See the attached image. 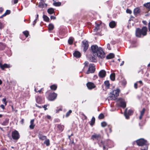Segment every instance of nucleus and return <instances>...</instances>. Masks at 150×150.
<instances>
[{"mask_svg":"<svg viewBox=\"0 0 150 150\" xmlns=\"http://www.w3.org/2000/svg\"><path fill=\"white\" fill-rule=\"evenodd\" d=\"M91 50L92 54L90 59L91 62H96L97 57L101 59L105 57V53L101 47H98L96 45H93L91 46Z\"/></svg>","mask_w":150,"mask_h":150,"instance_id":"obj_1","label":"nucleus"},{"mask_svg":"<svg viewBox=\"0 0 150 150\" xmlns=\"http://www.w3.org/2000/svg\"><path fill=\"white\" fill-rule=\"evenodd\" d=\"M147 28L146 26L143 27L142 29L137 28L136 30V35L138 38L143 37L147 34Z\"/></svg>","mask_w":150,"mask_h":150,"instance_id":"obj_2","label":"nucleus"},{"mask_svg":"<svg viewBox=\"0 0 150 150\" xmlns=\"http://www.w3.org/2000/svg\"><path fill=\"white\" fill-rule=\"evenodd\" d=\"M119 92L120 90L119 89H117L113 90L110 93L109 96L110 99L114 100H115L116 98L118 96Z\"/></svg>","mask_w":150,"mask_h":150,"instance_id":"obj_3","label":"nucleus"},{"mask_svg":"<svg viewBox=\"0 0 150 150\" xmlns=\"http://www.w3.org/2000/svg\"><path fill=\"white\" fill-rule=\"evenodd\" d=\"M137 144L139 146H143L145 145L146 146V145L148 146V144L147 141L143 139H140L136 141Z\"/></svg>","mask_w":150,"mask_h":150,"instance_id":"obj_4","label":"nucleus"},{"mask_svg":"<svg viewBox=\"0 0 150 150\" xmlns=\"http://www.w3.org/2000/svg\"><path fill=\"white\" fill-rule=\"evenodd\" d=\"M96 69L95 65L93 64H90L89 65L88 70L86 71V73L88 74L90 73H93L95 71Z\"/></svg>","mask_w":150,"mask_h":150,"instance_id":"obj_5","label":"nucleus"},{"mask_svg":"<svg viewBox=\"0 0 150 150\" xmlns=\"http://www.w3.org/2000/svg\"><path fill=\"white\" fill-rule=\"evenodd\" d=\"M12 136L14 139L17 140L20 137V135L18 132L16 130H15L12 132Z\"/></svg>","mask_w":150,"mask_h":150,"instance_id":"obj_6","label":"nucleus"},{"mask_svg":"<svg viewBox=\"0 0 150 150\" xmlns=\"http://www.w3.org/2000/svg\"><path fill=\"white\" fill-rule=\"evenodd\" d=\"M57 94L54 92L50 93L47 97L48 100L50 101H53L57 98Z\"/></svg>","mask_w":150,"mask_h":150,"instance_id":"obj_7","label":"nucleus"},{"mask_svg":"<svg viewBox=\"0 0 150 150\" xmlns=\"http://www.w3.org/2000/svg\"><path fill=\"white\" fill-rule=\"evenodd\" d=\"M119 103L120 106L123 108H124L126 106V103L124 99L121 98L119 99L118 101Z\"/></svg>","mask_w":150,"mask_h":150,"instance_id":"obj_8","label":"nucleus"},{"mask_svg":"<svg viewBox=\"0 0 150 150\" xmlns=\"http://www.w3.org/2000/svg\"><path fill=\"white\" fill-rule=\"evenodd\" d=\"M133 113L132 110H129L127 112V109L125 110L124 115L127 119H128L129 118V115H131Z\"/></svg>","mask_w":150,"mask_h":150,"instance_id":"obj_9","label":"nucleus"},{"mask_svg":"<svg viewBox=\"0 0 150 150\" xmlns=\"http://www.w3.org/2000/svg\"><path fill=\"white\" fill-rule=\"evenodd\" d=\"M82 46L83 47V51L85 52L88 47V42L86 40H84L82 42Z\"/></svg>","mask_w":150,"mask_h":150,"instance_id":"obj_10","label":"nucleus"},{"mask_svg":"<svg viewBox=\"0 0 150 150\" xmlns=\"http://www.w3.org/2000/svg\"><path fill=\"white\" fill-rule=\"evenodd\" d=\"M87 86L89 89H92L94 88L96 86L94 84L91 82H88L86 84Z\"/></svg>","mask_w":150,"mask_h":150,"instance_id":"obj_11","label":"nucleus"},{"mask_svg":"<svg viewBox=\"0 0 150 150\" xmlns=\"http://www.w3.org/2000/svg\"><path fill=\"white\" fill-rule=\"evenodd\" d=\"M100 138V136L99 134H94L91 137V139L93 140L95 139L98 140Z\"/></svg>","mask_w":150,"mask_h":150,"instance_id":"obj_12","label":"nucleus"},{"mask_svg":"<svg viewBox=\"0 0 150 150\" xmlns=\"http://www.w3.org/2000/svg\"><path fill=\"white\" fill-rule=\"evenodd\" d=\"M106 75V71L104 70H101L99 73V76L100 78L104 77Z\"/></svg>","mask_w":150,"mask_h":150,"instance_id":"obj_13","label":"nucleus"},{"mask_svg":"<svg viewBox=\"0 0 150 150\" xmlns=\"http://www.w3.org/2000/svg\"><path fill=\"white\" fill-rule=\"evenodd\" d=\"M38 6L41 8H43L45 7H46L47 4L45 3L43 0H41L39 3Z\"/></svg>","mask_w":150,"mask_h":150,"instance_id":"obj_14","label":"nucleus"},{"mask_svg":"<svg viewBox=\"0 0 150 150\" xmlns=\"http://www.w3.org/2000/svg\"><path fill=\"white\" fill-rule=\"evenodd\" d=\"M39 139L41 140H44L46 139L47 137L46 136L43 135L41 134V132L39 133L38 135Z\"/></svg>","mask_w":150,"mask_h":150,"instance_id":"obj_15","label":"nucleus"},{"mask_svg":"<svg viewBox=\"0 0 150 150\" xmlns=\"http://www.w3.org/2000/svg\"><path fill=\"white\" fill-rule=\"evenodd\" d=\"M9 67V65L6 64H2L1 63H0V67L2 70H4L5 68H8Z\"/></svg>","mask_w":150,"mask_h":150,"instance_id":"obj_16","label":"nucleus"},{"mask_svg":"<svg viewBox=\"0 0 150 150\" xmlns=\"http://www.w3.org/2000/svg\"><path fill=\"white\" fill-rule=\"evenodd\" d=\"M116 23L115 21H112L109 24V25L111 28H114L116 26Z\"/></svg>","mask_w":150,"mask_h":150,"instance_id":"obj_17","label":"nucleus"},{"mask_svg":"<svg viewBox=\"0 0 150 150\" xmlns=\"http://www.w3.org/2000/svg\"><path fill=\"white\" fill-rule=\"evenodd\" d=\"M114 57L115 55L114 54L110 53L107 56L106 58L107 59H110L114 58Z\"/></svg>","mask_w":150,"mask_h":150,"instance_id":"obj_18","label":"nucleus"},{"mask_svg":"<svg viewBox=\"0 0 150 150\" xmlns=\"http://www.w3.org/2000/svg\"><path fill=\"white\" fill-rule=\"evenodd\" d=\"M74 57L77 58L81 56V54L78 51H75L73 54Z\"/></svg>","mask_w":150,"mask_h":150,"instance_id":"obj_19","label":"nucleus"},{"mask_svg":"<svg viewBox=\"0 0 150 150\" xmlns=\"http://www.w3.org/2000/svg\"><path fill=\"white\" fill-rule=\"evenodd\" d=\"M34 119L32 120L30 122V128L31 129H33L34 128L35 125L34 124Z\"/></svg>","mask_w":150,"mask_h":150,"instance_id":"obj_20","label":"nucleus"},{"mask_svg":"<svg viewBox=\"0 0 150 150\" xmlns=\"http://www.w3.org/2000/svg\"><path fill=\"white\" fill-rule=\"evenodd\" d=\"M36 101L37 103H41L42 102V99L41 97L38 96L36 98Z\"/></svg>","mask_w":150,"mask_h":150,"instance_id":"obj_21","label":"nucleus"},{"mask_svg":"<svg viewBox=\"0 0 150 150\" xmlns=\"http://www.w3.org/2000/svg\"><path fill=\"white\" fill-rule=\"evenodd\" d=\"M57 127L58 129L61 131H62L64 129V125H58Z\"/></svg>","mask_w":150,"mask_h":150,"instance_id":"obj_22","label":"nucleus"},{"mask_svg":"<svg viewBox=\"0 0 150 150\" xmlns=\"http://www.w3.org/2000/svg\"><path fill=\"white\" fill-rule=\"evenodd\" d=\"M6 45L0 42V50H3L5 49Z\"/></svg>","mask_w":150,"mask_h":150,"instance_id":"obj_23","label":"nucleus"},{"mask_svg":"<svg viewBox=\"0 0 150 150\" xmlns=\"http://www.w3.org/2000/svg\"><path fill=\"white\" fill-rule=\"evenodd\" d=\"M54 10L52 8H50L48 9L47 12L50 14H52L54 13Z\"/></svg>","mask_w":150,"mask_h":150,"instance_id":"obj_24","label":"nucleus"},{"mask_svg":"<svg viewBox=\"0 0 150 150\" xmlns=\"http://www.w3.org/2000/svg\"><path fill=\"white\" fill-rule=\"evenodd\" d=\"M145 111V109L144 108L140 112V115L139 117V119L140 120H141L142 117L143 116V115L144 112Z\"/></svg>","mask_w":150,"mask_h":150,"instance_id":"obj_25","label":"nucleus"},{"mask_svg":"<svg viewBox=\"0 0 150 150\" xmlns=\"http://www.w3.org/2000/svg\"><path fill=\"white\" fill-rule=\"evenodd\" d=\"M144 6L148 9L149 10H150V2H148L144 4Z\"/></svg>","mask_w":150,"mask_h":150,"instance_id":"obj_26","label":"nucleus"},{"mask_svg":"<svg viewBox=\"0 0 150 150\" xmlns=\"http://www.w3.org/2000/svg\"><path fill=\"white\" fill-rule=\"evenodd\" d=\"M140 12V10L139 8H135L134 11V13L135 15L137 14Z\"/></svg>","mask_w":150,"mask_h":150,"instance_id":"obj_27","label":"nucleus"},{"mask_svg":"<svg viewBox=\"0 0 150 150\" xmlns=\"http://www.w3.org/2000/svg\"><path fill=\"white\" fill-rule=\"evenodd\" d=\"M74 39L73 38L71 37H70L68 41V42L70 45H71L72 44Z\"/></svg>","mask_w":150,"mask_h":150,"instance_id":"obj_28","label":"nucleus"},{"mask_svg":"<svg viewBox=\"0 0 150 150\" xmlns=\"http://www.w3.org/2000/svg\"><path fill=\"white\" fill-rule=\"evenodd\" d=\"M104 84L107 88H109L110 84L108 81H105L104 82Z\"/></svg>","mask_w":150,"mask_h":150,"instance_id":"obj_29","label":"nucleus"},{"mask_svg":"<svg viewBox=\"0 0 150 150\" xmlns=\"http://www.w3.org/2000/svg\"><path fill=\"white\" fill-rule=\"evenodd\" d=\"M50 88L51 89L55 91L57 89V86L56 85L54 84L50 86Z\"/></svg>","mask_w":150,"mask_h":150,"instance_id":"obj_30","label":"nucleus"},{"mask_svg":"<svg viewBox=\"0 0 150 150\" xmlns=\"http://www.w3.org/2000/svg\"><path fill=\"white\" fill-rule=\"evenodd\" d=\"M110 79L112 81H114L115 79V75L114 73H112L111 74L110 76Z\"/></svg>","mask_w":150,"mask_h":150,"instance_id":"obj_31","label":"nucleus"},{"mask_svg":"<svg viewBox=\"0 0 150 150\" xmlns=\"http://www.w3.org/2000/svg\"><path fill=\"white\" fill-rule=\"evenodd\" d=\"M96 26L95 27V28L93 29V31L94 32L97 31L99 28V26L100 24H96Z\"/></svg>","mask_w":150,"mask_h":150,"instance_id":"obj_32","label":"nucleus"},{"mask_svg":"<svg viewBox=\"0 0 150 150\" xmlns=\"http://www.w3.org/2000/svg\"><path fill=\"white\" fill-rule=\"evenodd\" d=\"M43 18L44 20L47 22L49 21V18L46 16L45 15H43Z\"/></svg>","mask_w":150,"mask_h":150,"instance_id":"obj_33","label":"nucleus"},{"mask_svg":"<svg viewBox=\"0 0 150 150\" xmlns=\"http://www.w3.org/2000/svg\"><path fill=\"white\" fill-rule=\"evenodd\" d=\"M95 117H93L91 120L90 125L91 126H93L95 122Z\"/></svg>","mask_w":150,"mask_h":150,"instance_id":"obj_34","label":"nucleus"},{"mask_svg":"<svg viewBox=\"0 0 150 150\" xmlns=\"http://www.w3.org/2000/svg\"><path fill=\"white\" fill-rule=\"evenodd\" d=\"M61 3L60 2H55L53 4L54 6H59L61 5Z\"/></svg>","mask_w":150,"mask_h":150,"instance_id":"obj_35","label":"nucleus"},{"mask_svg":"<svg viewBox=\"0 0 150 150\" xmlns=\"http://www.w3.org/2000/svg\"><path fill=\"white\" fill-rule=\"evenodd\" d=\"M99 146L100 147H102V146L103 147V148L104 150L105 149V144L104 142L103 141H101L100 142V144H99Z\"/></svg>","mask_w":150,"mask_h":150,"instance_id":"obj_36","label":"nucleus"},{"mask_svg":"<svg viewBox=\"0 0 150 150\" xmlns=\"http://www.w3.org/2000/svg\"><path fill=\"white\" fill-rule=\"evenodd\" d=\"M44 143L47 146H48L50 144L49 139L45 140L44 142Z\"/></svg>","mask_w":150,"mask_h":150,"instance_id":"obj_37","label":"nucleus"},{"mask_svg":"<svg viewBox=\"0 0 150 150\" xmlns=\"http://www.w3.org/2000/svg\"><path fill=\"white\" fill-rule=\"evenodd\" d=\"M23 34L27 38L29 35V32L28 31H25L23 32Z\"/></svg>","mask_w":150,"mask_h":150,"instance_id":"obj_38","label":"nucleus"},{"mask_svg":"<svg viewBox=\"0 0 150 150\" xmlns=\"http://www.w3.org/2000/svg\"><path fill=\"white\" fill-rule=\"evenodd\" d=\"M54 27V25L52 24H50L49 25L48 28L50 30H53Z\"/></svg>","mask_w":150,"mask_h":150,"instance_id":"obj_39","label":"nucleus"},{"mask_svg":"<svg viewBox=\"0 0 150 150\" xmlns=\"http://www.w3.org/2000/svg\"><path fill=\"white\" fill-rule=\"evenodd\" d=\"M72 112V111L71 110H69L66 113V116L67 117H68Z\"/></svg>","mask_w":150,"mask_h":150,"instance_id":"obj_40","label":"nucleus"},{"mask_svg":"<svg viewBox=\"0 0 150 150\" xmlns=\"http://www.w3.org/2000/svg\"><path fill=\"white\" fill-rule=\"evenodd\" d=\"M104 117V115L102 113L100 114L98 116V118L99 119H101L103 118Z\"/></svg>","mask_w":150,"mask_h":150,"instance_id":"obj_41","label":"nucleus"},{"mask_svg":"<svg viewBox=\"0 0 150 150\" xmlns=\"http://www.w3.org/2000/svg\"><path fill=\"white\" fill-rule=\"evenodd\" d=\"M101 125L102 127H105L107 125V123L105 122H103L101 123Z\"/></svg>","mask_w":150,"mask_h":150,"instance_id":"obj_42","label":"nucleus"},{"mask_svg":"<svg viewBox=\"0 0 150 150\" xmlns=\"http://www.w3.org/2000/svg\"><path fill=\"white\" fill-rule=\"evenodd\" d=\"M8 121L7 120H6L4 121L2 123V125H6L8 124Z\"/></svg>","mask_w":150,"mask_h":150,"instance_id":"obj_43","label":"nucleus"},{"mask_svg":"<svg viewBox=\"0 0 150 150\" xmlns=\"http://www.w3.org/2000/svg\"><path fill=\"white\" fill-rule=\"evenodd\" d=\"M126 12L127 13L131 14L132 13V11L129 9H127L126 10Z\"/></svg>","mask_w":150,"mask_h":150,"instance_id":"obj_44","label":"nucleus"},{"mask_svg":"<svg viewBox=\"0 0 150 150\" xmlns=\"http://www.w3.org/2000/svg\"><path fill=\"white\" fill-rule=\"evenodd\" d=\"M4 27V25L2 23L0 22V29H1Z\"/></svg>","mask_w":150,"mask_h":150,"instance_id":"obj_45","label":"nucleus"},{"mask_svg":"<svg viewBox=\"0 0 150 150\" xmlns=\"http://www.w3.org/2000/svg\"><path fill=\"white\" fill-rule=\"evenodd\" d=\"M107 48L109 50H111V48H110V44H107Z\"/></svg>","mask_w":150,"mask_h":150,"instance_id":"obj_46","label":"nucleus"},{"mask_svg":"<svg viewBox=\"0 0 150 150\" xmlns=\"http://www.w3.org/2000/svg\"><path fill=\"white\" fill-rule=\"evenodd\" d=\"M10 11L9 10H7L6 12H5V13H6L7 15V14H9L10 13Z\"/></svg>","mask_w":150,"mask_h":150,"instance_id":"obj_47","label":"nucleus"},{"mask_svg":"<svg viewBox=\"0 0 150 150\" xmlns=\"http://www.w3.org/2000/svg\"><path fill=\"white\" fill-rule=\"evenodd\" d=\"M88 64V62L87 61H86L84 63L85 67L87 66Z\"/></svg>","mask_w":150,"mask_h":150,"instance_id":"obj_48","label":"nucleus"},{"mask_svg":"<svg viewBox=\"0 0 150 150\" xmlns=\"http://www.w3.org/2000/svg\"><path fill=\"white\" fill-rule=\"evenodd\" d=\"M134 87L135 88L137 89V82L134 84Z\"/></svg>","mask_w":150,"mask_h":150,"instance_id":"obj_49","label":"nucleus"},{"mask_svg":"<svg viewBox=\"0 0 150 150\" xmlns=\"http://www.w3.org/2000/svg\"><path fill=\"white\" fill-rule=\"evenodd\" d=\"M42 88H41V89H40L39 90H38V91H37V90H36V89H35V91L36 92H39V93H40L42 90Z\"/></svg>","mask_w":150,"mask_h":150,"instance_id":"obj_50","label":"nucleus"},{"mask_svg":"<svg viewBox=\"0 0 150 150\" xmlns=\"http://www.w3.org/2000/svg\"><path fill=\"white\" fill-rule=\"evenodd\" d=\"M148 147L147 145L145 146V147L144 149H142L141 150H147Z\"/></svg>","mask_w":150,"mask_h":150,"instance_id":"obj_51","label":"nucleus"},{"mask_svg":"<svg viewBox=\"0 0 150 150\" xmlns=\"http://www.w3.org/2000/svg\"><path fill=\"white\" fill-rule=\"evenodd\" d=\"M46 117L48 119H50L51 118V117L49 115H47L46 116Z\"/></svg>","mask_w":150,"mask_h":150,"instance_id":"obj_52","label":"nucleus"},{"mask_svg":"<svg viewBox=\"0 0 150 150\" xmlns=\"http://www.w3.org/2000/svg\"><path fill=\"white\" fill-rule=\"evenodd\" d=\"M50 18L51 19H55L56 18V17L54 16H51L50 17Z\"/></svg>","mask_w":150,"mask_h":150,"instance_id":"obj_53","label":"nucleus"},{"mask_svg":"<svg viewBox=\"0 0 150 150\" xmlns=\"http://www.w3.org/2000/svg\"><path fill=\"white\" fill-rule=\"evenodd\" d=\"M61 110H62V109L61 108H60L59 109L56 110V112H58L59 111H61Z\"/></svg>","mask_w":150,"mask_h":150,"instance_id":"obj_54","label":"nucleus"},{"mask_svg":"<svg viewBox=\"0 0 150 150\" xmlns=\"http://www.w3.org/2000/svg\"><path fill=\"white\" fill-rule=\"evenodd\" d=\"M0 107L3 109H4L5 108L4 106L3 105H1Z\"/></svg>","mask_w":150,"mask_h":150,"instance_id":"obj_55","label":"nucleus"},{"mask_svg":"<svg viewBox=\"0 0 150 150\" xmlns=\"http://www.w3.org/2000/svg\"><path fill=\"white\" fill-rule=\"evenodd\" d=\"M37 20H35L33 22V25L34 26L37 22Z\"/></svg>","mask_w":150,"mask_h":150,"instance_id":"obj_56","label":"nucleus"},{"mask_svg":"<svg viewBox=\"0 0 150 150\" xmlns=\"http://www.w3.org/2000/svg\"><path fill=\"white\" fill-rule=\"evenodd\" d=\"M148 28L149 31L150 32V21L148 23Z\"/></svg>","mask_w":150,"mask_h":150,"instance_id":"obj_57","label":"nucleus"},{"mask_svg":"<svg viewBox=\"0 0 150 150\" xmlns=\"http://www.w3.org/2000/svg\"><path fill=\"white\" fill-rule=\"evenodd\" d=\"M47 106V105H45L43 106V108H44L45 110H46L47 109L46 108Z\"/></svg>","mask_w":150,"mask_h":150,"instance_id":"obj_58","label":"nucleus"},{"mask_svg":"<svg viewBox=\"0 0 150 150\" xmlns=\"http://www.w3.org/2000/svg\"><path fill=\"white\" fill-rule=\"evenodd\" d=\"M137 82L138 83H140V84H141V85H142V81H137Z\"/></svg>","mask_w":150,"mask_h":150,"instance_id":"obj_59","label":"nucleus"},{"mask_svg":"<svg viewBox=\"0 0 150 150\" xmlns=\"http://www.w3.org/2000/svg\"><path fill=\"white\" fill-rule=\"evenodd\" d=\"M23 122H24V120L23 119H22V120H21V123L23 124Z\"/></svg>","mask_w":150,"mask_h":150,"instance_id":"obj_60","label":"nucleus"},{"mask_svg":"<svg viewBox=\"0 0 150 150\" xmlns=\"http://www.w3.org/2000/svg\"><path fill=\"white\" fill-rule=\"evenodd\" d=\"M3 11V9L2 8L0 7V13L2 12Z\"/></svg>","mask_w":150,"mask_h":150,"instance_id":"obj_61","label":"nucleus"},{"mask_svg":"<svg viewBox=\"0 0 150 150\" xmlns=\"http://www.w3.org/2000/svg\"><path fill=\"white\" fill-rule=\"evenodd\" d=\"M18 0H14V4H16L18 2Z\"/></svg>","mask_w":150,"mask_h":150,"instance_id":"obj_62","label":"nucleus"},{"mask_svg":"<svg viewBox=\"0 0 150 150\" xmlns=\"http://www.w3.org/2000/svg\"><path fill=\"white\" fill-rule=\"evenodd\" d=\"M7 14L5 13L4 14H3L1 17L0 18H2V17L5 16Z\"/></svg>","mask_w":150,"mask_h":150,"instance_id":"obj_63","label":"nucleus"},{"mask_svg":"<svg viewBox=\"0 0 150 150\" xmlns=\"http://www.w3.org/2000/svg\"><path fill=\"white\" fill-rule=\"evenodd\" d=\"M124 61H122V63L120 64V66H122V65H123L124 64Z\"/></svg>","mask_w":150,"mask_h":150,"instance_id":"obj_64","label":"nucleus"}]
</instances>
